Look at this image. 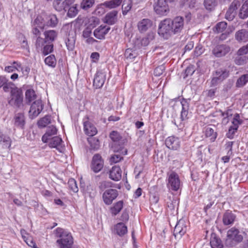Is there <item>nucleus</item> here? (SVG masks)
<instances>
[{"label": "nucleus", "mask_w": 248, "mask_h": 248, "mask_svg": "<svg viewBox=\"0 0 248 248\" xmlns=\"http://www.w3.org/2000/svg\"><path fill=\"white\" fill-rule=\"evenodd\" d=\"M43 109V105L41 100H36L31 104L29 111V115L31 119L36 117Z\"/></svg>", "instance_id": "obj_9"}, {"label": "nucleus", "mask_w": 248, "mask_h": 248, "mask_svg": "<svg viewBox=\"0 0 248 248\" xmlns=\"http://www.w3.org/2000/svg\"><path fill=\"white\" fill-rule=\"evenodd\" d=\"M114 229L120 236H123L127 232V227L123 222H120L114 225Z\"/></svg>", "instance_id": "obj_26"}, {"label": "nucleus", "mask_w": 248, "mask_h": 248, "mask_svg": "<svg viewBox=\"0 0 248 248\" xmlns=\"http://www.w3.org/2000/svg\"><path fill=\"white\" fill-rule=\"evenodd\" d=\"M227 24L225 22H220L216 24L213 28L215 33H219L222 32L227 28Z\"/></svg>", "instance_id": "obj_36"}, {"label": "nucleus", "mask_w": 248, "mask_h": 248, "mask_svg": "<svg viewBox=\"0 0 248 248\" xmlns=\"http://www.w3.org/2000/svg\"><path fill=\"white\" fill-rule=\"evenodd\" d=\"M217 0H204V5L205 8L209 11L214 9L217 5Z\"/></svg>", "instance_id": "obj_40"}, {"label": "nucleus", "mask_w": 248, "mask_h": 248, "mask_svg": "<svg viewBox=\"0 0 248 248\" xmlns=\"http://www.w3.org/2000/svg\"><path fill=\"white\" fill-rule=\"evenodd\" d=\"M216 77L213 78L211 81V85L212 86L217 85L229 76V72L226 70H218L216 72Z\"/></svg>", "instance_id": "obj_15"}, {"label": "nucleus", "mask_w": 248, "mask_h": 248, "mask_svg": "<svg viewBox=\"0 0 248 248\" xmlns=\"http://www.w3.org/2000/svg\"><path fill=\"white\" fill-rule=\"evenodd\" d=\"M236 219V215L229 210L226 211L222 216V222L224 226H232Z\"/></svg>", "instance_id": "obj_16"}, {"label": "nucleus", "mask_w": 248, "mask_h": 248, "mask_svg": "<svg viewBox=\"0 0 248 248\" xmlns=\"http://www.w3.org/2000/svg\"><path fill=\"white\" fill-rule=\"evenodd\" d=\"M36 94L33 89H28L26 91L25 97L28 103L30 104L32 101H35Z\"/></svg>", "instance_id": "obj_32"}, {"label": "nucleus", "mask_w": 248, "mask_h": 248, "mask_svg": "<svg viewBox=\"0 0 248 248\" xmlns=\"http://www.w3.org/2000/svg\"><path fill=\"white\" fill-rule=\"evenodd\" d=\"M203 133L205 138H208L211 142H214L217 136V133L212 128L209 126L204 128Z\"/></svg>", "instance_id": "obj_20"}, {"label": "nucleus", "mask_w": 248, "mask_h": 248, "mask_svg": "<svg viewBox=\"0 0 248 248\" xmlns=\"http://www.w3.org/2000/svg\"><path fill=\"white\" fill-rule=\"evenodd\" d=\"M23 70V67L20 62L13 61L11 65L6 66L4 68V71L7 73H12L15 71H20Z\"/></svg>", "instance_id": "obj_21"}, {"label": "nucleus", "mask_w": 248, "mask_h": 248, "mask_svg": "<svg viewBox=\"0 0 248 248\" xmlns=\"http://www.w3.org/2000/svg\"><path fill=\"white\" fill-rule=\"evenodd\" d=\"M235 39L239 42H246L248 41V31L242 29L236 32Z\"/></svg>", "instance_id": "obj_22"}, {"label": "nucleus", "mask_w": 248, "mask_h": 248, "mask_svg": "<svg viewBox=\"0 0 248 248\" xmlns=\"http://www.w3.org/2000/svg\"><path fill=\"white\" fill-rule=\"evenodd\" d=\"M182 109L181 111V118L182 121H184L186 120H187L188 119V109H186L184 107V105H182Z\"/></svg>", "instance_id": "obj_61"}, {"label": "nucleus", "mask_w": 248, "mask_h": 248, "mask_svg": "<svg viewBox=\"0 0 248 248\" xmlns=\"http://www.w3.org/2000/svg\"><path fill=\"white\" fill-rule=\"evenodd\" d=\"M153 25V22L148 18H144L138 23V29L141 33L147 31Z\"/></svg>", "instance_id": "obj_19"}, {"label": "nucleus", "mask_w": 248, "mask_h": 248, "mask_svg": "<svg viewBox=\"0 0 248 248\" xmlns=\"http://www.w3.org/2000/svg\"><path fill=\"white\" fill-rule=\"evenodd\" d=\"M180 180L178 174L172 171L168 174L167 186L170 190L177 191L180 187Z\"/></svg>", "instance_id": "obj_5"}, {"label": "nucleus", "mask_w": 248, "mask_h": 248, "mask_svg": "<svg viewBox=\"0 0 248 248\" xmlns=\"http://www.w3.org/2000/svg\"><path fill=\"white\" fill-rule=\"evenodd\" d=\"M46 42L45 39H44L40 36H38L35 43L36 47L37 48L42 47Z\"/></svg>", "instance_id": "obj_60"}, {"label": "nucleus", "mask_w": 248, "mask_h": 248, "mask_svg": "<svg viewBox=\"0 0 248 248\" xmlns=\"http://www.w3.org/2000/svg\"><path fill=\"white\" fill-rule=\"evenodd\" d=\"M83 127L85 133L89 137H93L97 133L96 128L89 121V117L88 116L83 119Z\"/></svg>", "instance_id": "obj_8"}, {"label": "nucleus", "mask_w": 248, "mask_h": 248, "mask_svg": "<svg viewBox=\"0 0 248 248\" xmlns=\"http://www.w3.org/2000/svg\"><path fill=\"white\" fill-rule=\"evenodd\" d=\"M45 63L46 65L51 67H55L56 66L57 61L54 55H50L46 57L45 59Z\"/></svg>", "instance_id": "obj_35"}, {"label": "nucleus", "mask_w": 248, "mask_h": 248, "mask_svg": "<svg viewBox=\"0 0 248 248\" xmlns=\"http://www.w3.org/2000/svg\"><path fill=\"white\" fill-rule=\"evenodd\" d=\"M184 27V19L177 16L171 19L166 18L161 20L158 25V33L159 36L167 39L172 35L180 33Z\"/></svg>", "instance_id": "obj_1"}, {"label": "nucleus", "mask_w": 248, "mask_h": 248, "mask_svg": "<svg viewBox=\"0 0 248 248\" xmlns=\"http://www.w3.org/2000/svg\"><path fill=\"white\" fill-rule=\"evenodd\" d=\"M166 147L171 150H177L180 147V140L178 137L174 136L168 137L165 140Z\"/></svg>", "instance_id": "obj_12"}, {"label": "nucleus", "mask_w": 248, "mask_h": 248, "mask_svg": "<svg viewBox=\"0 0 248 248\" xmlns=\"http://www.w3.org/2000/svg\"><path fill=\"white\" fill-rule=\"evenodd\" d=\"M58 19L56 15H50L47 17L46 25L51 27H54L58 24Z\"/></svg>", "instance_id": "obj_39"}, {"label": "nucleus", "mask_w": 248, "mask_h": 248, "mask_svg": "<svg viewBox=\"0 0 248 248\" xmlns=\"http://www.w3.org/2000/svg\"><path fill=\"white\" fill-rule=\"evenodd\" d=\"M118 12L114 10L108 13L105 16V21L107 23L112 25L115 23L117 20Z\"/></svg>", "instance_id": "obj_27"}, {"label": "nucleus", "mask_w": 248, "mask_h": 248, "mask_svg": "<svg viewBox=\"0 0 248 248\" xmlns=\"http://www.w3.org/2000/svg\"><path fill=\"white\" fill-rule=\"evenodd\" d=\"M124 207V202L123 201H119L115 202L112 206L110 207L109 210L112 216H116L122 210Z\"/></svg>", "instance_id": "obj_23"}, {"label": "nucleus", "mask_w": 248, "mask_h": 248, "mask_svg": "<svg viewBox=\"0 0 248 248\" xmlns=\"http://www.w3.org/2000/svg\"><path fill=\"white\" fill-rule=\"evenodd\" d=\"M55 234L56 237L60 238L56 241L59 248H72L74 240L70 232L62 228H57L55 230Z\"/></svg>", "instance_id": "obj_2"}, {"label": "nucleus", "mask_w": 248, "mask_h": 248, "mask_svg": "<svg viewBox=\"0 0 248 248\" xmlns=\"http://www.w3.org/2000/svg\"><path fill=\"white\" fill-rule=\"evenodd\" d=\"M24 241L29 247L31 248H39L31 236H28Z\"/></svg>", "instance_id": "obj_49"}, {"label": "nucleus", "mask_w": 248, "mask_h": 248, "mask_svg": "<svg viewBox=\"0 0 248 248\" xmlns=\"http://www.w3.org/2000/svg\"><path fill=\"white\" fill-rule=\"evenodd\" d=\"M57 130L55 127L51 126L49 127L47 129L46 133H48V135L51 137L53 135H55L57 134Z\"/></svg>", "instance_id": "obj_63"}, {"label": "nucleus", "mask_w": 248, "mask_h": 248, "mask_svg": "<svg viewBox=\"0 0 248 248\" xmlns=\"http://www.w3.org/2000/svg\"><path fill=\"white\" fill-rule=\"evenodd\" d=\"M124 157L123 156L120 155L115 154L112 155H111L110 158V162L111 164L112 163H117L121 161V160H123Z\"/></svg>", "instance_id": "obj_52"}, {"label": "nucleus", "mask_w": 248, "mask_h": 248, "mask_svg": "<svg viewBox=\"0 0 248 248\" xmlns=\"http://www.w3.org/2000/svg\"><path fill=\"white\" fill-rule=\"evenodd\" d=\"M231 51V47L226 44H217L214 46L212 53L215 57L220 58L225 56Z\"/></svg>", "instance_id": "obj_7"}, {"label": "nucleus", "mask_w": 248, "mask_h": 248, "mask_svg": "<svg viewBox=\"0 0 248 248\" xmlns=\"http://www.w3.org/2000/svg\"><path fill=\"white\" fill-rule=\"evenodd\" d=\"M87 140L92 149L97 150L99 149L100 142L98 139L93 137H90L87 139Z\"/></svg>", "instance_id": "obj_33"}, {"label": "nucleus", "mask_w": 248, "mask_h": 248, "mask_svg": "<svg viewBox=\"0 0 248 248\" xmlns=\"http://www.w3.org/2000/svg\"><path fill=\"white\" fill-rule=\"evenodd\" d=\"M14 119L15 125L23 128L25 124L24 115L21 113H17L15 115Z\"/></svg>", "instance_id": "obj_28"}, {"label": "nucleus", "mask_w": 248, "mask_h": 248, "mask_svg": "<svg viewBox=\"0 0 248 248\" xmlns=\"http://www.w3.org/2000/svg\"><path fill=\"white\" fill-rule=\"evenodd\" d=\"M210 245L212 248H223V247L221 239L215 234L211 236Z\"/></svg>", "instance_id": "obj_29"}, {"label": "nucleus", "mask_w": 248, "mask_h": 248, "mask_svg": "<svg viewBox=\"0 0 248 248\" xmlns=\"http://www.w3.org/2000/svg\"><path fill=\"white\" fill-rule=\"evenodd\" d=\"M154 10L159 16H166L170 12V7L167 0H155Z\"/></svg>", "instance_id": "obj_4"}, {"label": "nucleus", "mask_w": 248, "mask_h": 248, "mask_svg": "<svg viewBox=\"0 0 248 248\" xmlns=\"http://www.w3.org/2000/svg\"><path fill=\"white\" fill-rule=\"evenodd\" d=\"M16 87L14 83L11 81H9L8 79L6 78V81L2 86L3 90L4 92H8L10 90V91H12V89Z\"/></svg>", "instance_id": "obj_47"}, {"label": "nucleus", "mask_w": 248, "mask_h": 248, "mask_svg": "<svg viewBox=\"0 0 248 248\" xmlns=\"http://www.w3.org/2000/svg\"><path fill=\"white\" fill-rule=\"evenodd\" d=\"M8 103L17 108L20 107L23 103V93L20 89L15 87L10 92V99Z\"/></svg>", "instance_id": "obj_3"}, {"label": "nucleus", "mask_w": 248, "mask_h": 248, "mask_svg": "<svg viewBox=\"0 0 248 248\" xmlns=\"http://www.w3.org/2000/svg\"><path fill=\"white\" fill-rule=\"evenodd\" d=\"M248 54V44L240 47L237 52L238 56H243Z\"/></svg>", "instance_id": "obj_57"}, {"label": "nucleus", "mask_w": 248, "mask_h": 248, "mask_svg": "<svg viewBox=\"0 0 248 248\" xmlns=\"http://www.w3.org/2000/svg\"><path fill=\"white\" fill-rule=\"evenodd\" d=\"M118 195L117 190L113 188L108 189L102 194V200L106 205H109L117 198Z\"/></svg>", "instance_id": "obj_6"}, {"label": "nucleus", "mask_w": 248, "mask_h": 248, "mask_svg": "<svg viewBox=\"0 0 248 248\" xmlns=\"http://www.w3.org/2000/svg\"><path fill=\"white\" fill-rule=\"evenodd\" d=\"M242 123V121L240 119V115L238 113H236L233 118L232 124L233 126L238 128L239 125Z\"/></svg>", "instance_id": "obj_53"}, {"label": "nucleus", "mask_w": 248, "mask_h": 248, "mask_svg": "<svg viewBox=\"0 0 248 248\" xmlns=\"http://www.w3.org/2000/svg\"><path fill=\"white\" fill-rule=\"evenodd\" d=\"M54 46L52 44L45 45L42 49V54L46 56L53 52Z\"/></svg>", "instance_id": "obj_46"}, {"label": "nucleus", "mask_w": 248, "mask_h": 248, "mask_svg": "<svg viewBox=\"0 0 248 248\" xmlns=\"http://www.w3.org/2000/svg\"><path fill=\"white\" fill-rule=\"evenodd\" d=\"M237 57L234 60L235 63L238 65H244L246 63L248 60V58L246 56H242Z\"/></svg>", "instance_id": "obj_48"}, {"label": "nucleus", "mask_w": 248, "mask_h": 248, "mask_svg": "<svg viewBox=\"0 0 248 248\" xmlns=\"http://www.w3.org/2000/svg\"><path fill=\"white\" fill-rule=\"evenodd\" d=\"M92 33V31L89 28H86L83 31L82 36L85 38L89 37Z\"/></svg>", "instance_id": "obj_64"}, {"label": "nucleus", "mask_w": 248, "mask_h": 248, "mask_svg": "<svg viewBox=\"0 0 248 248\" xmlns=\"http://www.w3.org/2000/svg\"><path fill=\"white\" fill-rule=\"evenodd\" d=\"M78 4H76L69 8L67 15L69 17H74L78 14Z\"/></svg>", "instance_id": "obj_45"}, {"label": "nucleus", "mask_w": 248, "mask_h": 248, "mask_svg": "<svg viewBox=\"0 0 248 248\" xmlns=\"http://www.w3.org/2000/svg\"><path fill=\"white\" fill-rule=\"evenodd\" d=\"M0 143L2 145L3 148L9 149L11 146L12 140L10 137L3 134L0 130Z\"/></svg>", "instance_id": "obj_25"}, {"label": "nucleus", "mask_w": 248, "mask_h": 248, "mask_svg": "<svg viewBox=\"0 0 248 248\" xmlns=\"http://www.w3.org/2000/svg\"><path fill=\"white\" fill-rule=\"evenodd\" d=\"M43 20L44 19L43 17L40 16H38L34 20V23L38 27L43 29L45 26V25L43 22Z\"/></svg>", "instance_id": "obj_51"}, {"label": "nucleus", "mask_w": 248, "mask_h": 248, "mask_svg": "<svg viewBox=\"0 0 248 248\" xmlns=\"http://www.w3.org/2000/svg\"><path fill=\"white\" fill-rule=\"evenodd\" d=\"M103 166L104 160L101 156L98 154L94 155L91 165L92 170L95 172H98L102 169Z\"/></svg>", "instance_id": "obj_10"}, {"label": "nucleus", "mask_w": 248, "mask_h": 248, "mask_svg": "<svg viewBox=\"0 0 248 248\" xmlns=\"http://www.w3.org/2000/svg\"><path fill=\"white\" fill-rule=\"evenodd\" d=\"M235 15L236 13L235 11L232 10L230 11V9L228 8L225 15V18L229 21H232L234 18Z\"/></svg>", "instance_id": "obj_58"}, {"label": "nucleus", "mask_w": 248, "mask_h": 248, "mask_svg": "<svg viewBox=\"0 0 248 248\" xmlns=\"http://www.w3.org/2000/svg\"><path fill=\"white\" fill-rule=\"evenodd\" d=\"M165 70V66L161 65L156 67L154 71V74L156 77H159L162 75Z\"/></svg>", "instance_id": "obj_54"}, {"label": "nucleus", "mask_w": 248, "mask_h": 248, "mask_svg": "<svg viewBox=\"0 0 248 248\" xmlns=\"http://www.w3.org/2000/svg\"><path fill=\"white\" fill-rule=\"evenodd\" d=\"M106 80V74L101 71H97L94 78L93 86L96 89L101 88Z\"/></svg>", "instance_id": "obj_17"}, {"label": "nucleus", "mask_w": 248, "mask_h": 248, "mask_svg": "<svg viewBox=\"0 0 248 248\" xmlns=\"http://www.w3.org/2000/svg\"><path fill=\"white\" fill-rule=\"evenodd\" d=\"M122 2V0H111L105 1L104 3V5L109 9H113L120 5Z\"/></svg>", "instance_id": "obj_34"}, {"label": "nucleus", "mask_w": 248, "mask_h": 248, "mask_svg": "<svg viewBox=\"0 0 248 248\" xmlns=\"http://www.w3.org/2000/svg\"><path fill=\"white\" fill-rule=\"evenodd\" d=\"M240 5V2L238 0H233V1L230 4L229 9H230V11H231L232 10L235 11L236 13V10H237L238 8Z\"/></svg>", "instance_id": "obj_56"}, {"label": "nucleus", "mask_w": 248, "mask_h": 248, "mask_svg": "<svg viewBox=\"0 0 248 248\" xmlns=\"http://www.w3.org/2000/svg\"><path fill=\"white\" fill-rule=\"evenodd\" d=\"M95 0H82L80 3V8L84 10H87L93 5Z\"/></svg>", "instance_id": "obj_38"}, {"label": "nucleus", "mask_w": 248, "mask_h": 248, "mask_svg": "<svg viewBox=\"0 0 248 248\" xmlns=\"http://www.w3.org/2000/svg\"><path fill=\"white\" fill-rule=\"evenodd\" d=\"M232 141H228L225 144V149L228 150L227 155H232Z\"/></svg>", "instance_id": "obj_62"}, {"label": "nucleus", "mask_w": 248, "mask_h": 248, "mask_svg": "<svg viewBox=\"0 0 248 248\" xmlns=\"http://www.w3.org/2000/svg\"><path fill=\"white\" fill-rule=\"evenodd\" d=\"M238 127L233 125L231 126L226 135L227 138L232 139L233 138L234 134L237 132Z\"/></svg>", "instance_id": "obj_50"}, {"label": "nucleus", "mask_w": 248, "mask_h": 248, "mask_svg": "<svg viewBox=\"0 0 248 248\" xmlns=\"http://www.w3.org/2000/svg\"><path fill=\"white\" fill-rule=\"evenodd\" d=\"M62 140L58 136L53 137L48 143V146L51 148H56L59 150V147L61 145Z\"/></svg>", "instance_id": "obj_31"}, {"label": "nucleus", "mask_w": 248, "mask_h": 248, "mask_svg": "<svg viewBox=\"0 0 248 248\" xmlns=\"http://www.w3.org/2000/svg\"><path fill=\"white\" fill-rule=\"evenodd\" d=\"M187 231V225L184 220H180L176 224L173 231L175 237H182Z\"/></svg>", "instance_id": "obj_14"}, {"label": "nucleus", "mask_w": 248, "mask_h": 248, "mask_svg": "<svg viewBox=\"0 0 248 248\" xmlns=\"http://www.w3.org/2000/svg\"><path fill=\"white\" fill-rule=\"evenodd\" d=\"M227 235L228 239L236 242H240L243 239L242 235L239 234V230L234 227L229 230Z\"/></svg>", "instance_id": "obj_18"}, {"label": "nucleus", "mask_w": 248, "mask_h": 248, "mask_svg": "<svg viewBox=\"0 0 248 248\" xmlns=\"http://www.w3.org/2000/svg\"><path fill=\"white\" fill-rule=\"evenodd\" d=\"M46 41L47 42H52L57 36V33L54 30H49L44 32Z\"/></svg>", "instance_id": "obj_30"}, {"label": "nucleus", "mask_w": 248, "mask_h": 248, "mask_svg": "<svg viewBox=\"0 0 248 248\" xmlns=\"http://www.w3.org/2000/svg\"><path fill=\"white\" fill-rule=\"evenodd\" d=\"M50 123V118L48 116H46L40 119L37 123V124L39 127H45L47 125Z\"/></svg>", "instance_id": "obj_43"}, {"label": "nucleus", "mask_w": 248, "mask_h": 248, "mask_svg": "<svg viewBox=\"0 0 248 248\" xmlns=\"http://www.w3.org/2000/svg\"><path fill=\"white\" fill-rule=\"evenodd\" d=\"M108 28H106L105 26H102L96 29L93 32L94 36L98 39H102L105 38V35L108 33Z\"/></svg>", "instance_id": "obj_24"}, {"label": "nucleus", "mask_w": 248, "mask_h": 248, "mask_svg": "<svg viewBox=\"0 0 248 248\" xmlns=\"http://www.w3.org/2000/svg\"><path fill=\"white\" fill-rule=\"evenodd\" d=\"M109 178L115 182L120 181L122 178V170L120 166L115 165L113 166L109 170Z\"/></svg>", "instance_id": "obj_13"}, {"label": "nucleus", "mask_w": 248, "mask_h": 248, "mask_svg": "<svg viewBox=\"0 0 248 248\" xmlns=\"http://www.w3.org/2000/svg\"><path fill=\"white\" fill-rule=\"evenodd\" d=\"M109 138L111 140L114 142H120L122 139V137L117 131H112L109 134Z\"/></svg>", "instance_id": "obj_41"}, {"label": "nucleus", "mask_w": 248, "mask_h": 248, "mask_svg": "<svg viewBox=\"0 0 248 248\" xmlns=\"http://www.w3.org/2000/svg\"><path fill=\"white\" fill-rule=\"evenodd\" d=\"M111 182L107 181H103L100 183L99 188L101 190H103L107 188L110 187Z\"/></svg>", "instance_id": "obj_59"}, {"label": "nucleus", "mask_w": 248, "mask_h": 248, "mask_svg": "<svg viewBox=\"0 0 248 248\" xmlns=\"http://www.w3.org/2000/svg\"><path fill=\"white\" fill-rule=\"evenodd\" d=\"M248 82V74L241 76L237 80L236 85L238 87L244 86Z\"/></svg>", "instance_id": "obj_42"}, {"label": "nucleus", "mask_w": 248, "mask_h": 248, "mask_svg": "<svg viewBox=\"0 0 248 248\" xmlns=\"http://www.w3.org/2000/svg\"><path fill=\"white\" fill-rule=\"evenodd\" d=\"M239 17L242 19H245L248 17V8H245L244 6H242L240 9Z\"/></svg>", "instance_id": "obj_55"}, {"label": "nucleus", "mask_w": 248, "mask_h": 248, "mask_svg": "<svg viewBox=\"0 0 248 248\" xmlns=\"http://www.w3.org/2000/svg\"><path fill=\"white\" fill-rule=\"evenodd\" d=\"M132 6V1L131 0H124L122 4V12L124 15H126L129 12Z\"/></svg>", "instance_id": "obj_37"}, {"label": "nucleus", "mask_w": 248, "mask_h": 248, "mask_svg": "<svg viewBox=\"0 0 248 248\" xmlns=\"http://www.w3.org/2000/svg\"><path fill=\"white\" fill-rule=\"evenodd\" d=\"M68 186L69 189L74 192H77L78 188L77 186L76 181L73 178H70L68 182Z\"/></svg>", "instance_id": "obj_44"}, {"label": "nucleus", "mask_w": 248, "mask_h": 248, "mask_svg": "<svg viewBox=\"0 0 248 248\" xmlns=\"http://www.w3.org/2000/svg\"><path fill=\"white\" fill-rule=\"evenodd\" d=\"M75 0H54L53 6L54 9L59 12L66 11L69 6L75 2Z\"/></svg>", "instance_id": "obj_11"}]
</instances>
